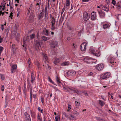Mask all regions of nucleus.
<instances>
[{"label":"nucleus","mask_w":121,"mask_h":121,"mask_svg":"<svg viewBox=\"0 0 121 121\" xmlns=\"http://www.w3.org/2000/svg\"><path fill=\"white\" fill-rule=\"evenodd\" d=\"M110 75L111 74L109 72L103 74L101 76V79H106L109 77Z\"/></svg>","instance_id":"f257e3e1"},{"label":"nucleus","mask_w":121,"mask_h":121,"mask_svg":"<svg viewBox=\"0 0 121 121\" xmlns=\"http://www.w3.org/2000/svg\"><path fill=\"white\" fill-rule=\"evenodd\" d=\"M68 89L70 90L72 92V91H73L74 93H76L77 94H79L80 93V90L77 88L71 86L68 87Z\"/></svg>","instance_id":"f03ea898"},{"label":"nucleus","mask_w":121,"mask_h":121,"mask_svg":"<svg viewBox=\"0 0 121 121\" xmlns=\"http://www.w3.org/2000/svg\"><path fill=\"white\" fill-rule=\"evenodd\" d=\"M90 14L85 12L84 13L83 17L84 21H87L88 20L90 17Z\"/></svg>","instance_id":"7ed1b4c3"},{"label":"nucleus","mask_w":121,"mask_h":121,"mask_svg":"<svg viewBox=\"0 0 121 121\" xmlns=\"http://www.w3.org/2000/svg\"><path fill=\"white\" fill-rule=\"evenodd\" d=\"M87 44V43L86 42H83L82 44L80 47V49L82 51H84L86 50V46Z\"/></svg>","instance_id":"20e7f679"},{"label":"nucleus","mask_w":121,"mask_h":121,"mask_svg":"<svg viewBox=\"0 0 121 121\" xmlns=\"http://www.w3.org/2000/svg\"><path fill=\"white\" fill-rule=\"evenodd\" d=\"M104 67V65L103 64L101 63L97 65L96 66V68L98 70L101 71L103 69Z\"/></svg>","instance_id":"39448f33"},{"label":"nucleus","mask_w":121,"mask_h":121,"mask_svg":"<svg viewBox=\"0 0 121 121\" xmlns=\"http://www.w3.org/2000/svg\"><path fill=\"white\" fill-rule=\"evenodd\" d=\"M24 116L26 121H31L30 116L27 112H25L24 113Z\"/></svg>","instance_id":"423d86ee"},{"label":"nucleus","mask_w":121,"mask_h":121,"mask_svg":"<svg viewBox=\"0 0 121 121\" xmlns=\"http://www.w3.org/2000/svg\"><path fill=\"white\" fill-rule=\"evenodd\" d=\"M51 47L53 48L57 47L58 45V43L56 41H52L51 43Z\"/></svg>","instance_id":"0eeeda50"},{"label":"nucleus","mask_w":121,"mask_h":121,"mask_svg":"<svg viewBox=\"0 0 121 121\" xmlns=\"http://www.w3.org/2000/svg\"><path fill=\"white\" fill-rule=\"evenodd\" d=\"M90 52L92 53L93 55L95 56H100V54L99 52L98 53H95L94 50L92 49H90Z\"/></svg>","instance_id":"6e6552de"},{"label":"nucleus","mask_w":121,"mask_h":121,"mask_svg":"<svg viewBox=\"0 0 121 121\" xmlns=\"http://www.w3.org/2000/svg\"><path fill=\"white\" fill-rule=\"evenodd\" d=\"M17 68V66L16 64L12 65L11 68V72L12 73H13L15 72V70Z\"/></svg>","instance_id":"1a4fd4ad"},{"label":"nucleus","mask_w":121,"mask_h":121,"mask_svg":"<svg viewBox=\"0 0 121 121\" xmlns=\"http://www.w3.org/2000/svg\"><path fill=\"white\" fill-rule=\"evenodd\" d=\"M96 17V13L95 12H93L91 14V18L92 20H94L95 19Z\"/></svg>","instance_id":"9d476101"},{"label":"nucleus","mask_w":121,"mask_h":121,"mask_svg":"<svg viewBox=\"0 0 121 121\" xmlns=\"http://www.w3.org/2000/svg\"><path fill=\"white\" fill-rule=\"evenodd\" d=\"M34 71H32L31 72V80L30 81V82L33 83L34 82L35 80V77L34 76Z\"/></svg>","instance_id":"9b49d317"},{"label":"nucleus","mask_w":121,"mask_h":121,"mask_svg":"<svg viewBox=\"0 0 121 121\" xmlns=\"http://www.w3.org/2000/svg\"><path fill=\"white\" fill-rule=\"evenodd\" d=\"M100 17L103 18L105 16V13L104 12H102L101 11H97Z\"/></svg>","instance_id":"f8f14e48"},{"label":"nucleus","mask_w":121,"mask_h":121,"mask_svg":"<svg viewBox=\"0 0 121 121\" xmlns=\"http://www.w3.org/2000/svg\"><path fill=\"white\" fill-rule=\"evenodd\" d=\"M67 74L69 75L73 76L75 75L76 73L75 72L74 70H71L68 71L67 73Z\"/></svg>","instance_id":"ddd939ff"},{"label":"nucleus","mask_w":121,"mask_h":121,"mask_svg":"<svg viewBox=\"0 0 121 121\" xmlns=\"http://www.w3.org/2000/svg\"><path fill=\"white\" fill-rule=\"evenodd\" d=\"M94 24L93 22L91 21H89L87 23V27L91 28L93 26Z\"/></svg>","instance_id":"4468645a"},{"label":"nucleus","mask_w":121,"mask_h":121,"mask_svg":"<svg viewBox=\"0 0 121 121\" xmlns=\"http://www.w3.org/2000/svg\"><path fill=\"white\" fill-rule=\"evenodd\" d=\"M104 10L106 12H108L109 10V5L108 3L105 4L104 7Z\"/></svg>","instance_id":"2eb2a0df"},{"label":"nucleus","mask_w":121,"mask_h":121,"mask_svg":"<svg viewBox=\"0 0 121 121\" xmlns=\"http://www.w3.org/2000/svg\"><path fill=\"white\" fill-rule=\"evenodd\" d=\"M43 58L45 62H46L48 59V58L46 55L45 53L43 54Z\"/></svg>","instance_id":"dca6fc26"},{"label":"nucleus","mask_w":121,"mask_h":121,"mask_svg":"<svg viewBox=\"0 0 121 121\" xmlns=\"http://www.w3.org/2000/svg\"><path fill=\"white\" fill-rule=\"evenodd\" d=\"M108 62L109 63L111 64H113L114 63V58L112 57L111 58L110 57H109L108 58Z\"/></svg>","instance_id":"f3484780"},{"label":"nucleus","mask_w":121,"mask_h":121,"mask_svg":"<svg viewBox=\"0 0 121 121\" xmlns=\"http://www.w3.org/2000/svg\"><path fill=\"white\" fill-rule=\"evenodd\" d=\"M43 13L42 12H41L39 14L38 17V20H40L41 18H42L43 17Z\"/></svg>","instance_id":"a211bd4d"},{"label":"nucleus","mask_w":121,"mask_h":121,"mask_svg":"<svg viewBox=\"0 0 121 121\" xmlns=\"http://www.w3.org/2000/svg\"><path fill=\"white\" fill-rule=\"evenodd\" d=\"M35 46L38 48H39V47L40 46L39 42L38 41H36L35 42Z\"/></svg>","instance_id":"6ab92c4d"},{"label":"nucleus","mask_w":121,"mask_h":121,"mask_svg":"<svg viewBox=\"0 0 121 121\" xmlns=\"http://www.w3.org/2000/svg\"><path fill=\"white\" fill-rule=\"evenodd\" d=\"M41 38L42 40L44 41H46L49 39V38L44 36H42Z\"/></svg>","instance_id":"aec40b11"},{"label":"nucleus","mask_w":121,"mask_h":121,"mask_svg":"<svg viewBox=\"0 0 121 121\" xmlns=\"http://www.w3.org/2000/svg\"><path fill=\"white\" fill-rule=\"evenodd\" d=\"M43 33L45 35L48 36V30L45 29L43 30Z\"/></svg>","instance_id":"412c9836"},{"label":"nucleus","mask_w":121,"mask_h":121,"mask_svg":"<svg viewBox=\"0 0 121 121\" xmlns=\"http://www.w3.org/2000/svg\"><path fill=\"white\" fill-rule=\"evenodd\" d=\"M109 26V25L108 24H105L103 25V27L104 29H106Z\"/></svg>","instance_id":"4be33fe9"},{"label":"nucleus","mask_w":121,"mask_h":121,"mask_svg":"<svg viewBox=\"0 0 121 121\" xmlns=\"http://www.w3.org/2000/svg\"><path fill=\"white\" fill-rule=\"evenodd\" d=\"M30 114L31 115V117L33 118H35V112L32 111L31 110H30Z\"/></svg>","instance_id":"5701e85b"},{"label":"nucleus","mask_w":121,"mask_h":121,"mask_svg":"<svg viewBox=\"0 0 121 121\" xmlns=\"http://www.w3.org/2000/svg\"><path fill=\"white\" fill-rule=\"evenodd\" d=\"M91 60V58L88 57L85 58L84 59V61L86 62L87 63H88V62H90L89 60Z\"/></svg>","instance_id":"b1692460"},{"label":"nucleus","mask_w":121,"mask_h":121,"mask_svg":"<svg viewBox=\"0 0 121 121\" xmlns=\"http://www.w3.org/2000/svg\"><path fill=\"white\" fill-rule=\"evenodd\" d=\"M15 44L14 45L13 44L12 45V51L13 53H14L15 51L16 50V49L15 47Z\"/></svg>","instance_id":"393cba45"},{"label":"nucleus","mask_w":121,"mask_h":121,"mask_svg":"<svg viewBox=\"0 0 121 121\" xmlns=\"http://www.w3.org/2000/svg\"><path fill=\"white\" fill-rule=\"evenodd\" d=\"M70 115V116H69V117H68V118L70 120H72V119H75V116L71 114H69Z\"/></svg>","instance_id":"a878e982"},{"label":"nucleus","mask_w":121,"mask_h":121,"mask_svg":"<svg viewBox=\"0 0 121 121\" xmlns=\"http://www.w3.org/2000/svg\"><path fill=\"white\" fill-rule=\"evenodd\" d=\"M69 64V62H65L62 63L61 64V65L62 66H65L68 65Z\"/></svg>","instance_id":"bb28decb"},{"label":"nucleus","mask_w":121,"mask_h":121,"mask_svg":"<svg viewBox=\"0 0 121 121\" xmlns=\"http://www.w3.org/2000/svg\"><path fill=\"white\" fill-rule=\"evenodd\" d=\"M41 0H37V1L38 2L36 4V5L38 6L39 8H40V6L41 4Z\"/></svg>","instance_id":"cd10ccee"},{"label":"nucleus","mask_w":121,"mask_h":121,"mask_svg":"<svg viewBox=\"0 0 121 121\" xmlns=\"http://www.w3.org/2000/svg\"><path fill=\"white\" fill-rule=\"evenodd\" d=\"M63 89L65 90H66L69 93H70L71 92L68 89V87H65L64 86H63Z\"/></svg>","instance_id":"c85d7f7f"},{"label":"nucleus","mask_w":121,"mask_h":121,"mask_svg":"<svg viewBox=\"0 0 121 121\" xmlns=\"http://www.w3.org/2000/svg\"><path fill=\"white\" fill-rule=\"evenodd\" d=\"M99 104L101 106H102L105 104L104 103L103 101L99 100Z\"/></svg>","instance_id":"c756f323"},{"label":"nucleus","mask_w":121,"mask_h":121,"mask_svg":"<svg viewBox=\"0 0 121 121\" xmlns=\"http://www.w3.org/2000/svg\"><path fill=\"white\" fill-rule=\"evenodd\" d=\"M60 62L59 59L58 58H56L55 59L54 63L55 64H57Z\"/></svg>","instance_id":"7c9ffc66"},{"label":"nucleus","mask_w":121,"mask_h":121,"mask_svg":"<svg viewBox=\"0 0 121 121\" xmlns=\"http://www.w3.org/2000/svg\"><path fill=\"white\" fill-rule=\"evenodd\" d=\"M27 84H28L29 86H30L31 85V84L30 82V79L29 78H27Z\"/></svg>","instance_id":"2f4dec72"},{"label":"nucleus","mask_w":121,"mask_h":121,"mask_svg":"<svg viewBox=\"0 0 121 121\" xmlns=\"http://www.w3.org/2000/svg\"><path fill=\"white\" fill-rule=\"evenodd\" d=\"M38 121H42V118L39 114H38L37 116Z\"/></svg>","instance_id":"473e14b6"},{"label":"nucleus","mask_w":121,"mask_h":121,"mask_svg":"<svg viewBox=\"0 0 121 121\" xmlns=\"http://www.w3.org/2000/svg\"><path fill=\"white\" fill-rule=\"evenodd\" d=\"M62 114L63 115H64L66 118H68V117H69V115L67 114L65 112H62Z\"/></svg>","instance_id":"72a5a7b5"},{"label":"nucleus","mask_w":121,"mask_h":121,"mask_svg":"<svg viewBox=\"0 0 121 121\" xmlns=\"http://www.w3.org/2000/svg\"><path fill=\"white\" fill-rule=\"evenodd\" d=\"M56 80L57 82L58 83H61V82L60 81V79L58 78V76H56Z\"/></svg>","instance_id":"f704fd0d"},{"label":"nucleus","mask_w":121,"mask_h":121,"mask_svg":"<svg viewBox=\"0 0 121 121\" xmlns=\"http://www.w3.org/2000/svg\"><path fill=\"white\" fill-rule=\"evenodd\" d=\"M35 36V34H33L31 35H30V38L31 39H33Z\"/></svg>","instance_id":"c9c22d12"},{"label":"nucleus","mask_w":121,"mask_h":121,"mask_svg":"<svg viewBox=\"0 0 121 121\" xmlns=\"http://www.w3.org/2000/svg\"><path fill=\"white\" fill-rule=\"evenodd\" d=\"M75 106H76L77 108H78L80 105V103L78 102H77L76 101L75 102Z\"/></svg>","instance_id":"e433bc0d"},{"label":"nucleus","mask_w":121,"mask_h":121,"mask_svg":"<svg viewBox=\"0 0 121 121\" xmlns=\"http://www.w3.org/2000/svg\"><path fill=\"white\" fill-rule=\"evenodd\" d=\"M73 115H76L77 116H78L79 115V112H77V111H73Z\"/></svg>","instance_id":"4c0bfd02"},{"label":"nucleus","mask_w":121,"mask_h":121,"mask_svg":"<svg viewBox=\"0 0 121 121\" xmlns=\"http://www.w3.org/2000/svg\"><path fill=\"white\" fill-rule=\"evenodd\" d=\"M48 80L50 81V82L52 83V84H53L54 85H56L55 84V83L52 81V80L51 79V78L49 77H48Z\"/></svg>","instance_id":"58836bf2"},{"label":"nucleus","mask_w":121,"mask_h":121,"mask_svg":"<svg viewBox=\"0 0 121 121\" xmlns=\"http://www.w3.org/2000/svg\"><path fill=\"white\" fill-rule=\"evenodd\" d=\"M68 29L70 30H72L73 29V28L71 26H68Z\"/></svg>","instance_id":"ea45409f"},{"label":"nucleus","mask_w":121,"mask_h":121,"mask_svg":"<svg viewBox=\"0 0 121 121\" xmlns=\"http://www.w3.org/2000/svg\"><path fill=\"white\" fill-rule=\"evenodd\" d=\"M66 5L67 6H69L70 5V2L69 0H66Z\"/></svg>","instance_id":"a19ab883"},{"label":"nucleus","mask_w":121,"mask_h":121,"mask_svg":"<svg viewBox=\"0 0 121 121\" xmlns=\"http://www.w3.org/2000/svg\"><path fill=\"white\" fill-rule=\"evenodd\" d=\"M77 47L76 45L74 43H73L72 46L73 48L75 50Z\"/></svg>","instance_id":"79ce46f5"},{"label":"nucleus","mask_w":121,"mask_h":121,"mask_svg":"<svg viewBox=\"0 0 121 121\" xmlns=\"http://www.w3.org/2000/svg\"><path fill=\"white\" fill-rule=\"evenodd\" d=\"M0 75L2 79L3 80H4V75L2 74H0Z\"/></svg>","instance_id":"37998d69"},{"label":"nucleus","mask_w":121,"mask_h":121,"mask_svg":"<svg viewBox=\"0 0 121 121\" xmlns=\"http://www.w3.org/2000/svg\"><path fill=\"white\" fill-rule=\"evenodd\" d=\"M71 105L69 104L68 105V109L67 110L68 111H69V110H70L71 108Z\"/></svg>","instance_id":"c03bdc74"},{"label":"nucleus","mask_w":121,"mask_h":121,"mask_svg":"<svg viewBox=\"0 0 121 121\" xmlns=\"http://www.w3.org/2000/svg\"><path fill=\"white\" fill-rule=\"evenodd\" d=\"M55 19L54 17H52V20L51 21V23H55Z\"/></svg>","instance_id":"a18cd8bd"},{"label":"nucleus","mask_w":121,"mask_h":121,"mask_svg":"<svg viewBox=\"0 0 121 121\" xmlns=\"http://www.w3.org/2000/svg\"><path fill=\"white\" fill-rule=\"evenodd\" d=\"M3 49V48L1 46L0 47V55L1 53L2 52Z\"/></svg>","instance_id":"49530a36"},{"label":"nucleus","mask_w":121,"mask_h":121,"mask_svg":"<svg viewBox=\"0 0 121 121\" xmlns=\"http://www.w3.org/2000/svg\"><path fill=\"white\" fill-rule=\"evenodd\" d=\"M26 87L25 86L24 89H23V92L24 94L25 95H26Z\"/></svg>","instance_id":"de8ad7c7"},{"label":"nucleus","mask_w":121,"mask_h":121,"mask_svg":"<svg viewBox=\"0 0 121 121\" xmlns=\"http://www.w3.org/2000/svg\"><path fill=\"white\" fill-rule=\"evenodd\" d=\"M17 11L18 12H21V7H18L17 8Z\"/></svg>","instance_id":"09e8293b"},{"label":"nucleus","mask_w":121,"mask_h":121,"mask_svg":"<svg viewBox=\"0 0 121 121\" xmlns=\"http://www.w3.org/2000/svg\"><path fill=\"white\" fill-rule=\"evenodd\" d=\"M96 120L98 121H103V120H102L101 118L100 117H96Z\"/></svg>","instance_id":"8fccbe9b"},{"label":"nucleus","mask_w":121,"mask_h":121,"mask_svg":"<svg viewBox=\"0 0 121 121\" xmlns=\"http://www.w3.org/2000/svg\"><path fill=\"white\" fill-rule=\"evenodd\" d=\"M82 92L84 93V95H85V96H87L88 95V94L87 93H86V92L85 91H82Z\"/></svg>","instance_id":"3c124183"},{"label":"nucleus","mask_w":121,"mask_h":121,"mask_svg":"<svg viewBox=\"0 0 121 121\" xmlns=\"http://www.w3.org/2000/svg\"><path fill=\"white\" fill-rule=\"evenodd\" d=\"M116 1L115 0H112V3L115 6H116Z\"/></svg>","instance_id":"603ef678"},{"label":"nucleus","mask_w":121,"mask_h":121,"mask_svg":"<svg viewBox=\"0 0 121 121\" xmlns=\"http://www.w3.org/2000/svg\"><path fill=\"white\" fill-rule=\"evenodd\" d=\"M65 6L64 7V8L62 9L61 13L62 14H63V13L64 11L65 10Z\"/></svg>","instance_id":"864d4df0"},{"label":"nucleus","mask_w":121,"mask_h":121,"mask_svg":"<svg viewBox=\"0 0 121 121\" xmlns=\"http://www.w3.org/2000/svg\"><path fill=\"white\" fill-rule=\"evenodd\" d=\"M47 6H46V7L45 8V16H46V13H47Z\"/></svg>","instance_id":"5fc2aeb1"},{"label":"nucleus","mask_w":121,"mask_h":121,"mask_svg":"<svg viewBox=\"0 0 121 121\" xmlns=\"http://www.w3.org/2000/svg\"><path fill=\"white\" fill-rule=\"evenodd\" d=\"M13 13L12 12H11L10 14V16H9V17H11V19H12V16H13Z\"/></svg>","instance_id":"6e6d98bb"},{"label":"nucleus","mask_w":121,"mask_h":121,"mask_svg":"<svg viewBox=\"0 0 121 121\" xmlns=\"http://www.w3.org/2000/svg\"><path fill=\"white\" fill-rule=\"evenodd\" d=\"M117 8L118 9H120V10H121V5H118L117 6Z\"/></svg>","instance_id":"4d7b16f0"},{"label":"nucleus","mask_w":121,"mask_h":121,"mask_svg":"<svg viewBox=\"0 0 121 121\" xmlns=\"http://www.w3.org/2000/svg\"><path fill=\"white\" fill-rule=\"evenodd\" d=\"M54 89H55V90H56V91H58V92H60V91L58 89L56 88V87H54Z\"/></svg>","instance_id":"13d9d810"},{"label":"nucleus","mask_w":121,"mask_h":121,"mask_svg":"<svg viewBox=\"0 0 121 121\" xmlns=\"http://www.w3.org/2000/svg\"><path fill=\"white\" fill-rule=\"evenodd\" d=\"M28 63L29 64V67L30 65V58H29L28 59Z\"/></svg>","instance_id":"bf43d9fd"},{"label":"nucleus","mask_w":121,"mask_h":121,"mask_svg":"<svg viewBox=\"0 0 121 121\" xmlns=\"http://www.w3.org/2000/svg\"><path fill=\"white\" fill-rule=\"evenodd\" d=\"M58 116H56L55 117L56 121H58Z\"/></svg>","instance_id":"052dcab7"},{"label":"nucleus","mask_w":121,"mask_h":121,"mask_svg":"<svg viewBox=\"0 0 121 121\" xmlns=\"http://www.w3.org/2000/svg\"><path fill=\"white\" fill-rule=\"evenodd\" d=\"M4 85H2V87H1V90L2 91H3L4 90Z\"/></svg>","instance_id":"680f3d73"},{"label":"nucleus","mask_w":121,"mask_h":121,"mask_svg":"<svg viewBox=\"0 0 121 121\" xmlns=\"http://www.w3.org/2000/svg\"><path fill=\"white\" fill-rule=\"evenodd\" d=\"M51 26V29L52 30H53L55 29V27L54 26Z\"/></svg>","instance_id":"e2e57ef3"},{"label":"nucleus","mask_w":121,"mask_h":121,"mask_svg":"<svg viewBox=\"0 0 121 121\" xmlns=\"http://www.w3.org/2000/svg\"><path fill=\"white\" fill-rule=\"evenodd\" d=\"M26 43V40H25L24 39H23V47H24V46H25V43Z\"/></svg>","instance_id":"0e129e2a"},{"label":"nucleus","mask_w":121,"mask_h":121,"mask_svg":"<svg viewBox=\"0 0 121 121\" xmlns=\"http://www.w3.org/2000/svg\"><path fill=\"white\" fill-rule=\"evenodd\" d=\"M41 101L43 103L44 102V99L42 97H41Z\"/></svg>","instance_id":"69168bd1"},{"label":"nucleus","mask_w":121,"mask_h":121,"mask_svg":"<svg viewBox=\"0 0 121 121\" xmlns=\"http://www.w3.org/2000/svg\"><path fill=\"white\" fill-rule=\"evenodd\" d=\"M32 92L31 91V90L30 91V96L31 100V98L32 97Z\"/></svg>","instance_id":"338daca9"},{"label":"nucleus","mask_w":121,"mask_h":121,"mask_svg":"<svg viewBox=\"0 0 121 121\" xmlns=\"http://www.w3.org/2000/svg\"><path fill=\"white\" fill-rule=\"evenodd\" d=\"M3 39L0 36V43L2 42L3 41Z\"/></svg>","instance_id":"774afa93"}]
</instances>
